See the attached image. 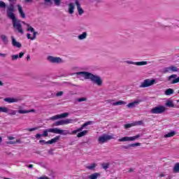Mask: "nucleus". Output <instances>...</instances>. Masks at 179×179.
I'll return each mask as SVG.
<instances>
[{
  "instance_id": "nucleus-35",
  "label": "nucleus",
  "mask_w": 179,
  "mask_h": 179,
  "mask_svg": "<svg viewBox=\"0 0 179 179\" xmlns=\"http://www.w3.org/2000/svg\"><path fill=\"white\" fill-rule=\"evenodd\" d=\"M16 113L17 111L15 110L8 109L7 113L8 114V115H16Z\"/></svg>"
},
{
  "instance_id": "nucleus-53",
  "label": "nucleus",
  "mask_w": 179,
  "mask_h": 179,
  "mask_svg": "<svg viewBox=\"0 0 179 179\" xmlns=\"http://www.w3.org/2000/svg\"><path fill=\"white\" fill-rule=\"evenodd\" d=\"M8 139H9V141H13V139H15V137L9 136L8 137Z\"/></svg>"
},
{
  "instance_id": "nucleus-40",
  "label": "nucleus",
  "mask_w": 179,
  "mask_h": 179,
  "mask_svg": "<svg viewBox=\"0 0 179 179\" xmlns=\"http://www.w3.org/2000/svg\"><path fill=\"white\" fill-rule=\"evenodd\" d=\"M19 58V55H11L12 61H16Z\"/></svg>"
},
{
  "instance_id": "nucleus-9",
  "label": "nucleus",
  "mask_w": 179,
  "mask_h": 179,
  "mask_svg": "<svg viewBox=\"0 0 179 179\" xmlns=\"http://www.w3.org/2000/svg\"><path fill=\"white\" fill-rule=\"evenodd\" d=\"M47 60L50 62V64H64V60L58 57L48 56Z\"/></svg>"
},
{
  "instance_id": "nucleus-17",
  "label": "nucleus",
  "mask_w": 179,
  "mask_h": 179,
  "mask_svg": "<svg viewBox=\"0 0 179 179\" xmlns=\"http://www.w3.org/2000/svg\"><path fill=\"white\" fill-rule=\"evenodd\" d=\"M107 102L110 103V104H112V106H125V104H127V102H125L124 101H119L113 103V100H108Z\"/></svg>"
},
{
  "instance_id": "nucleus-46",
  "label": "nucleus",
  "mask_w": 179,
  "mask_h": 179,
  "mask_svg": "<svg viewBox=\"0 0 179 179\" xmlns=\"http://www.w3.org/2000/svg\"><path fill=\"white\" fill-rule=\"evenodd\" d=\"M62 94H64V92L60 91L56 94V96H57V97H59V96H62Z\"/></svg>"
},
{
  "instance_id": "nucleus-30",
  "label": "nucleus",
  "mask_w": 179,
  "mask_h": 179,
  "mask_svg": "<svg viewBox=\"0 0 179 179\" xmlns=\"http://www.w3.org/2000/svg\"><path fill=\"white\" fill-rule=\"evenodd\" d=\"M87 132H89L87 130H84V131L78 133L77 136H78V138H82V136H85V135H87Z\"/></svg>"
},
{
  "instance_id": "nucleus-28",
  "label": "nucleus",
  "mask_w": 179,
  "mask_h": 179,
  "mask_svg": "<svg viewBox=\"0 0 179 179\" xmlns=\"http://www.w3.org/2000/svg\"><path fill=\"white\" fill-rule=\"evenodd\" d=\"M87 37V32H83L82 34H80L78 36V40H85Z\"/></svg>"
},
{
  "instance_id": "nucleus-36",
  "label": "nucleus",
  "mask_w": 179,
  "mask_h": 179,
  "mask_svg": "<svg viewBox=\"0 0 179 179\" xmlns=\"http://www.w3.org/2000/svg\"><path fill=\"white\" fill-rule=\"evenodd\" d=\"M166 107H174V103H173V101H167L166 103Z\"/></svg>"
},
{
  "instance_id": "nucleus-25",
  "label": "nucleus",
  "mask_w": 179,
  "mask_h": 179,
  "mask_svg": "<svg viewBox=\"0 0 179 179\" xmlns=\"http://www.w3.org/2000/svg\"><path fill=\"white\" fill-rule=\"evenodd\" d=\"M96 167H97V164L92 163V164L87 166L86 169H87V170H94L96 169Z\"/></svg>"
},
{
  "instance_id": "nucleus-5",
  "label": "nucleus",
  "mask_w": 179,
  "mask_h": 179,
  "mask_svg": "<svg viewBox=\"0 0 179 179\" xmlns=\"http://www.w3.org/2000/svg\"><path fill=\"white\" fill-rule=\"evenodd\" d=\"M141 136H142V134H137L132 137L124 136L122 138H119L118 142H133L134 141H136V139H139Z\"/></svg>"
},
{
  "instance_id": "nucleus-49",
  "label": "nucleus",
  "mask_w": 179,
  "mask_h": 179,
  "mask_svg": "<svg viewBox=\"0 0 179 179\" xmlns=\"http://www.w3.org/2000/svg\"><path fill=\"white\" fill-rule=\"evenodd\" d=\"M27 37L29 40H31V38H33L32 37H31V34H27Z\"/></svg>"
},
{
  "instance_id": "nucleus-57",
  "label": "nucleus",
  "mask_w": 179,
  "mask_h": 179,
  "mask_svg": "<svg viewBox=\"0 0 179 179\" xmlns=\"http://www.w3.org/2000/svg\"><path fill=\"white\" fill-rule=\"evenodd\" d=\"M0 86H3V83H2V81L0 80Z\"/></svg>"
},
{
  "instance_id": "nucleus-16",
  "label": "nucleus",
  "mask_w": 179,
  "mask_h": 179,
  "mask_svg": "<svg viewBox=\"0 0 179 179\" xmlns=\"http://www.w3.org/2000/svg\"><path fill=\"white\" fill-rule=\"evenodd\" d=\"M11 43L13 47H17V48H20L22 47V44L16 41V38H15L13 36H11Z\"/></svg>"
},
{
  "instance_id": "nucleus-62",
  "label": "nucleus",
  "mask_w": 179,
  "mask_h": 179,
  "mask_svg": "<svg viewBox=\"0 0 179 179\" xmlns=\"http://www.w3.org/2000/svg\"><path fill=\"white\" fill-rule=\"evenodd\" d=\"M73 86H76V85H73Z\"/></svg>"
},
{
  "instance_id": "nucleus-54",
  "label": "nucleus",
  "mask_w": 179,
  "mask_h": 179,
  "mask_svg": "<svg viewBox=\"0 0 179 179\" xmlns=\"http://www.w3.org/2000/svg\"><path fill=\"white\" fill-rule=\"evenodd\" d=\"M27 61H30V55H28L27 56Z\"/></svg>"
},
{
  "instance_id": "nucleus-34",
  "label": "nucleus",
  "mask_w": 179,
  "mask_h": 179,
  "mask_svg": "<svg viewBox=\"0 0 179 179\" xmlns=\"http://www.w3.org/2000/svg\"><path fill=\"white\" fill-rule=\"evenodd\" d=\"M173 173H179V163H176L173 169Z\"/></svg>"
},
{
  "instance_id": "nucleus-56",
  "label": "nucleus",
  "mask_w": 179,
  "mask_h": 179,
  "mask_svg": "<svg viewBox=\"0 0 179 179\" xmlns=\"http://www.w3.org/2000/svg\"><path fill=\"white\" fill-rule=\"evenodd\" d=\"M33 167V164H29L27 166L28 169H31Z\"/></svg>"
},
{
  "instance_id": "nucleus-52",
  "label": "nucleus",
  "mask_w": 179,
  "mask_h": 179,
  "mask_svg": "<svg viewBox=\"0 0 179 179\" xmlns=\"http://www.w3.org/2000/svg\"><path fill=\"white\" fill-rule=\"evenodd\" d=\"M0 57H2L3 58H5V57H6V54L0 53Z\"/></svg>"
},
{
  "instance_id": "nucleus-13",
  "label": "nucleus",
  "mask_w": 179,
  "mask_h": 179,
  "mask_svg": "<svg viewBox=\"0 0 179 179\" xmlns=\"http://www.w3.org/2000/svg\"><path fill=\"white\" fill-rule=\"evenodd\" d=\"M124 64L128 65H136L137 66H143V65H148V62H132L129 60L124 61Z\"/></svg>"
},
{
  "instance_id": "nucleus-14",
  "label": "nucleus",
  "mask_w": 179,
  "mask_h": 179,
  "mask_svg": "<svg viewBox=\"0 0 179 179\" xmlns=\"http://www.w3.org/2000/svg\"><path fill=\"white\" fill-rule=\"evenodd\" d=\"M22 23L27 27V31H31V33H33V37L31 38V40H36L37 31H34V28L31 27L29 24L24 22H22Z\"/></svg>"
},
{
  "instance_id": "nucleus-12",
  "label": "nucleus",
  "mask_w": 179,
  "mask_h": 179,
  "mask_svg": "<svg viewBox=\"0 0 179 179\" xmlns=\"http://www.w3.org/2000/svg\"><path fill=\"white\" fill-rule=\"evenodd\" d=\"M68 115H69V113H62L60 115H56L55 116L50 117L49 118V120L50 121H57V120H61L62 118H66V117H68Z\"/></svg>"
},
{
  "instance_id": "nucleus-42",
  "label": "nucleus",
  "mask_w": 179,
  "mask_h": 179,
  "mask_svg": "<svg viewBox=\"0 0 179 179\" xmlns=\"http://www.w3.org/2000/svg\"><path fill=\"white\" fill-rule=\"evenodd\" d=\"M86 100H87L86 98L83 97V98L78 99H77V101H78V103H81V101H86Z\"/></svg>"
},
{
  "instance_id": "nucleus-29",
  "label": "nucleus",
  "mask_w": 179,
  "mask_h": 179,
  "mask_svg": "<svg viewBox=\"0 0 179 179\" xmlns=\"http://www.w3.org/2000/svg\"><path fill=\"white\" fill-rule=\"evenodd\" d=\"M102 169H103V170H107L108 169H110V162H106V163H102L101 164Z\"/></svg>"
},
{
  "instance_id": "nucleus-41",
  "label": "nucleus",
  "mask_w": 179,
  "mask_h": 179,
  "mask_svg": "<svg viewBox=\"0 0 179 179\" xmlns=\"http://www.w3.org/2000/svg\"><path fill=\"white\" fill-rule=\"evenodd\" d=\"M134 127L136 125H143V122L142 120L134 122Z\"/></svg>"
},
{
  "instance_id": "nucleus-18",
  "label": "nucleus",
  "mask_w": 179,
  "mask_h": 179,
  "mask_svg": "<svg viewBox=\"0 0 179 179\" xmlns=\"http://www.w3.org/2000/svg\"><path fill=\"white\" fill-rule=\"evenodd\" d=\"M76 5L77 6V10L78 12V15H83V13H85V11L82 8V7H80V3L78 0L76 1Z\"/></svg>"
},
{
  "instance_id": "nucleus-37",
  "label": "nucleus",
  "mask_w": 179,
  "mask_h": 179,
  "mask_svg": "<svg viewBox=\"0 0 179 179\" xmlns=\"http://www.w3.org/2000/svg\"><path fill=\"white\" fill-rule=\"evenodd\" d=\"M8 109L6 107L0 106V113H8Z\"/></svg>"
},
{
  "instance_id": "nucleus-7",
  "label": "nucleus",
  "mask_w": 179,
  "mask_h": 179,
  "mask_svg": "<svg viewBox=\"0 0 179 179\" xmlns=\"http://www.w3.org/2000/svg\"><path fill=\"white\" fill-rule=\"evenodd\" d=\"M73 119L60 120L53 123L52 127H59V125H68V124H72L73 122Z\"/></svg>"
},
{
  "instance_id": "nucleus-60",
  "label": "nucleus",
  "mask_w": 179,
  "mask_h": 179,
  "mask_svg": "<svg viewBox=\"0 0 179 179\" xmlns=\"http://www.w3.org/2000/svg\"><path fill=\"white\" fill-rule=\"evenodd\" d=\"M159 177H164V174L162 173Z\"/></svg>"
},
{
  "instance_id": "nucleus-39",
  "label": "nucleus",
  "mask_w": 179,
  "mask_h": 179,
  "mask_svg": "<svg viewBox=\"0 0 179 179\" xmlns=\"http://www.w3.org/2000/svg\"><path fill=\"white\" fill-rule=\"evenodd\" d=\"M131 127H134V123L124 124L125 129H128V128H131Z\"/></svg>"
},
{
  "instance_id": "nucleus-4",
  "label": "nucleus",
  "mask_w": 179,
  "mask_h": 179,
  "mask_svg": "<svg viewBox=\"0 0 179 179\" xmlns=\"http://www.w3.org/2000/svg\"><path fill=\"white\" fill-rule=\"evenodd\" d=\"M165 112H166V107H164V106H158L152 108L150 110L151 114H163Z\"/></svg>"
},
{
  "instance_id": "nucleus-31",
  "label": "nucleus",
  "mask_w": 179,
  "mask_h": 179,
  "mask_svg": "<svg viewBox=\"0 0 179 179\" xmlns=\"http://www.w3.org/2000/svg\"><path fill=\"white\" fill-rule=\"evenodd\" d=\"M176 135V131H173L169 133H167L166 134L164 135V138H171Z\"/></svg>"
},
{
  "instance_id": "nucleus-59",
  "label": "nucleus",
  "mask_w": 179,
  "mask_h": 179,
  "mask_svg": "<svg viewBox=\"0 0 179 179\" xmlns=\"http://www.w3.org/2000/svg\"><path fill=\"white\" fill-rule=\"evenodd\" d=\"M0 143H2V137L0 136Z\"/></svg>"
},
{
  "instance_id": "nucleus-43",
  "label": "nucleus",
  "mask_w": 179,
  "mask_h": 179,
  "mask_svg": "<svg viewBox=\"0 0 179 179\" xmlns=\"http://www.w3.org/2000/svg\"><path fill=\"white\" fill-rule=\"evenodd\" d=\"M36 129H38V127H34L31 129H27V131H29V132H33V131H36Z\"/></svg>"
},
{
  "instance_id": "nucleus-32",
  "label": "nucleus",
  "mask_w": 179,
  "mask_h": 179,
  "mask_svg": "<svg viewBox=\"0 0 179 179\" xmlns=\"http://www.w3.org/2000/svg\"><path fill=\"white\" fill-rule=\"evenodd\" d=\"M169 72H171V66L169 67H165L162 69L163 73H169Z\"/></svg>"
},
{
  "instance_id": "nucleus-45",
  "label": "nucleus",
  "mask_w": 179,
  "mask_h": 179,
  "mask_svg": "<svg viewBox=\"0 0 179 179\" xmlns=\"http://www.w3.org/2000/svg\"><path fill=\"white\" fill-rule=\"evenodd\" d=\"M6 6V4H5V2L0 1V8H5Z\"/></svg>"
},
{
  "instance_id": "nucleus-33",
  "label": "nucleus",
  "mask_w": 179,
  "mask_h": 179,
  "mask_svg": "<svg viewBox=\"0 0 179 179\" xmlns=\"http://www.w3.org/2000/svg\"><path fill=\"white\" fill-rule=\"evenodd\" d=\"M1 39L4 43V44H8V36H6V35H1Z\"/></svg>"
},
{
  "instance_id": "nucleus-63",
  "label": "nucleus",
  "mask_w": 179,
  "mask_h": 179,
  "mask_svg": "<svg viewBox=\"0 0 179 179\" xmlns=\"http://www.w3.org/2000/svg\"><path fill=\"white\" fill-rule=\"evenodd\" d=\"M10 1H15V0H10Z\"/></svg>"
},
{
  "instance_id": "nucleus-19",
  "label": "nucleus",
  "mask_w": 179,
  "mask_h": 179,
  "mask_svg": "<svg viewBox=\"0 0 179 179\" xmlns=\"http://www.w3.org/2000/svg\"><path fill=\"white\" fill-rule=\"evenodd\" d=\"M4 101L7 103H17V101H20V99L19 98H5Z\"/></svg>"
},
{
  "instance_id": "nucleus-44",
  "label": "nucleus",
  "mask_w": 179,
  "mask_h": 179,
  "mask_svg": "<svg viewBox=\"0 0 179 179\" xmlns=\"http://www.w3.org/2000/svg\"><path fill=\"white\" fill-rule=\"evenodd\" d=\"M36 129H38V127H34L31 129H27V131H29V132H33V131H36Z\"/></svg>"
},
{
  "instance_id": "nucleus-38",
  "label": "nucleus",
  "mask_w": 179,
  "mask_h": 179,
  "mask_svg": "<svg viewBox=\"0 0 179 179\" xmlns=\"http://www.w3.org/2000/svg\"><path fill=\"white\" fill-rule=\"evenodd\" d=\"M171 72H179V69L175 66H171Z\"/></svg>"
},
{
  "instance_id": "nucleus-22",
  "label": "nucleus",
  "mask_w": 179,
  "mask_h": 179,
  "mask_svg": "<svg viewBox=\"0 0 179 179\" xmlns=\"http://www.w3.org/2000/svg\"><path fill=\"white\" fill-rule=\"evenodd\" d=\"M99 177H101V173H94L88 176L89 179H97Z\"/></svg>"
},
{
  "instance_id": "nucleus-23",
  "label": "nucleus",
  "mask_w": 179,
  "mask_h": 179,
  "mask_svg": "<svg viewBox=\"0 0 179 179\" xmlns=\"http://www.w3.org/2000/svg\"><path fill=\"white\" fill-rule=\"evenodd\" d=\"M75 10V5L73 4V3H71L69 4V13H70V15H72L73 13Z\"/></svg>"
},
{
  "instance_id": "nucleus-15",
  "label": "nucleus",
  "mask_w": 179,
  "mask_h": 179,
  "mask_svg": "<svg viewBox=\"0 0 179 179\" xmlns=\"http://www.w3.org/2000/svg\"><path fill=\"white\" fill-rule=\"evenodd\" d=\"M142 100H136L134 101L131 103H129V104L127 105V107H128V108H134L138 106H139V103H141Z\"/></svg>"
},
{
  "instance_id": "nucleus-58",
  "label": "nucleus",
  "mask_w": 179,
  "mask_h": 179,
  "mask_svg": "<svg viewBox=\"0 0 179 179\" xmlns=\"http://www.w3.org/2000/svg\"><path fill=\"white\" fill-rule=\"evenodd\" d=\"M165 27H170L162 25V28H163V29H165Z\"/></svg>"
},
{
  "instance_id": "nucleus-47",
  "label": "nucleus",
  "mask_w": 179,
  "mask_h": 179,
  "mask_svg": "<svg viewBox=\"0 0 179 179\" xmlns=\"http://www.w3.org/2000/svg\"><path fill=\"white\" fill-rule=\"evenodd\" d=\"M6 143H7V145H15V144H16V142H15V141H7Z\"/></svg>"
},
{
  "instance_id": "nucleus-8",
  "label": "nucleus",
  "mask_w": 179,
  "mask_h": 179,
  "mask_svg": "<svg viewBox=\"0 0 179 179\" xmlns=\"http://www.w3.org/2000/svg\"><path fill=\"white\" fill-rule=\"evenodd\" d=\"M156 84V80L155 79H145L143 80V83H141L140 87H149L150 86H153V85Z\"/></svg>"
},
{
  "instance_id": "nucleus-20",
  "label": "nucleus",
  "mask_w": 179,
  "mask_h": 179,
  "mask_svg": "<svg viewBox=\"0 0 179 179\" xmlns=\"http://www.w3.org/2000/svg\"><path fill=\"white\" fill-rule=\"evenodd\" d=\"M136 146H141V143H135L133 144H129L128 145H123L122 149H131V148H136Z\"/></svg>"
},
{
  "instance_id": "nucleus-27",
  "label": "nucleus",
  "mask_w": 179,
  "mask_h": 179,
  "mask_svg": "<svg viewBox=\"0 0 179 179\" xmlns=\"http://www.w3.org/2000/svg\"><path fill=\"white\" fill-rule=\"evenodd\" d=\"M174 94V90H173L171 88L167 89L165 91L166 96H171V94Z\"/></svg>"
},
{
  "instance_id": "nucleus-50",
  "label": "nucleus",
  "mask_w": 179,
  "mask_h": 179,
  "mask_svg": "<svg viewBox=\"0 0 179 179\" xmlns=\"http://www.w3.org/2000/svg\"><path fill=\"white\" fill-rule=\"evenodd\" d=\"M128 170L127 173H134V169L129 168Z\"/></svg>"
},
{
  "instance_id": "nucleus-2",
  "label": "nucleus",
  "mask_w": 179,
  "mask_h": 179,
  "mask_svg": "<svg viewBox=\"0 0 179 179\" xmlns=\"http://www.w3.org/2000/svg\"><path fill=\"white\" fill-rule=\"evenodd\" d=\"M14 12H15V6H13V4H11L7 8V16H8V17H9V19H11L14 29H16V30H17L18 33L23 34L24 33V31H23V29L22 28V21H20V20L16 19V17L15 16V14L13 13Z\"/></svg>"
},
{
  "instance_id": "nucleus-21",
  "label": "nucleus",
  "mask_w": 179,
  "mask_h": 179,
  "mask_svg": "<svg viewBox=\"0 0 179 179\" xmlns=\"http://www.w3.org/2000/svg\"><path fill=\"white\" fill-rule=\"evenodd\" d=\"M17 7L18 8V12H19L21 17H22V19H24L26 17V15L24 14V12L23 11V8H22V6H20V5H17Z\"/></svg>"
},
{
  "instance_id": "nucleus-26",
  "label": "nucleus",
  "mask_w": 179,
  "mask_h": 179,
  "mask_svg": "<svg viewBox=\"0 0 179 179\" xmlns=\"http://www.w3.org/2000/svg\"><path fill=\"white\" fill-rule=\"evenodd\" d=\"M45 1V3H48L50 2H51V0H44ZM55 1V5H56V6H59V5L61 4V0H53Z\"/></svg>"
},
{
  "instance_id": "nucleus-55",
  "label": "nucleus",
  "mask_w": 179,
  "mask_h": 179,
  "mask_svg": "<svg viewBox=\"0 0 179 179\" xmlns=\"http://www.w3.org/2000/svg\"><path fill=\"white\" fill-rule=\"evenodd\" d=\"M15 142H16V143H22V141H20L19 139L16 140Z\"/></svg>"
},
{
  "instance_id": "nucleus-24",
  "label": "nucleus",
  "mask_w": 179,
  "mask_h": 179,
  "mask_svg": "<svg viewBox=\"0 0 179 179\" xmlns=\"http://www.w3.org/2000/svg\"><path fill=\"white\" fill-rule=\"evenodd\" d=\"M34 111H35L34 109H32L30 110H22V109L18 110L19 114H27L29 113H34Z\"/></svg>"
},
{
  "instance_id": "nucleus-51",
  "label": "nucleus",
  "mask_w": 179,
  "mask_h": 179,
  "mask_svg": "<svg viewBox=\"0 0 179 179\" xmlns=\"http://www.w3.org/2000/svg\"><path fill=\"white\" fill-rule=\"evenodd\" d=\"M24 1L27 3H31L33 2V0H24Z\"/></svg>"
},
{
  "instance_id": "nucleus-61",
  "label": "nucleus",
  "mask_w": 179,
  "mask_h": 179,
  "mask_svg": "<svg viewBox=\"0 0 179 179\" xmlns=\"http://www.w3.org/2000/svg\"><path fill=\"white\" fill-rule=\"evenodd\" d=\"M177 103H179V99H178V100H177Z\"/></svg>"
},
{
  "instance_id": "nucleus-48",
  "label": "nucleus",
  "mask_w": 179,
  "mask_h": 179,
  "mask_svg": "<svg viewBox=\"0 0 179 179\" xmlns=\"http://www.w3.org/2000/svg\"><path fill=\"white\" fill-rule=\"evenodd\" d=\"M23 55H24V52H20L18 55V58H23Z\"/></svg>"
},
{
  "instance_id": "nucleus-1",
  "label": "nucleus",
  "mask_w": 179,
  "mask_h": 179,
  "mask_svg": "<svg viewBox=\"0 0 179 179\" xmlns=\"http://www.w3.org/2000/svg\"><path fill=\"white\" fill-rule=\"evenodd\" d=\"M74 75H76L78 79L82 80V78H84V79L85 80L89 79L91 82L94 83V85H96V86L103 85V79H101V77H100V76L94 75L87 71L76 72L74 73Z\"/></svg>"
},
{
  "instance_id": "nucleus-10",
  "label": "nucleus",
  "mask_w": 179,
  "mask_h": 179,
  "mask_svg": "<svg viewBox=\"0 0 179 179\" xmlns=\"http://www.w3.org/2000/svg\"><path fill=\"white\" fill-rule=\"evenodd\" d=\"M59 138H61V136H57L48 141H45V140H40L39 143L41 145H52V143H57V142H58V141H59Z\"/></svg>"
},
{
  "instance_id": "nucleus-6",
  "label": "nucleus",
  "mask_w": 179,
  "mask_h": 179,
  "mask_svg": "<svg viewBox=\"0 0 179 179\" xmlns=\"http://www.w3.org/2000/svg\"><path fill=\"white\" fill-rule=\"evenodd\" d=\"M111 139H114V136L103 134L99 137L98 142L99 143H106L108 141H111Z\"/></svg>"
},
{
  "instance_id": "nucleus-11",
  "label": "nucleus",
  "mask_w": 179,
  "mask_h": 179,
  "mask_svg": "<svg viewBox=\"0 0 179 179\" xmlns=\"http://www.w3.org/2000/svg\"><path fill=\"white\" fill-rule=\"evenodd\" d=\"M92 124H94V122L93 121H88L85 123H84L80 128L77 129L76 130H74L71 132L73 135H75V134H78V132H81V131H83V129L86 128L87 125H92Z\"/></svg>"
},
{
  "instance_id": "nucleus-3",
  "label": "nucleus",
  "mask_w": 179,
  "mask_h": 179,
  "mask_svg": "<svg viewBox=\"0 0 179 179\" xmlns=\"http://www.w3.org/2000/svg\"><path fill=\"white\" fill-rule=\"evenodd\" d=\"M48 132H51L52 134H58L59 135H70L71 132L69 130H62L58 128H50L48 129H45L43 131V134H37L35 135L36 139H40L41 137L47 138L48 136Z\"/></svg>"
}]
</instances>
